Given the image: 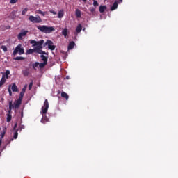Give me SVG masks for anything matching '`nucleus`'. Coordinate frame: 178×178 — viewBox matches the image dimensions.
Segmentation results:
<instances>
[{
    "mask_svg": "<svg viewBox=\"0 0 178 178\" xmlns=\"http://www.w3.org/2000/svg\"><path fill=\"white\" fill-rule=\"evenodd\" d=\"M37 29L40 30L42 33H45L46 34H49L50 33H52V31H55V28L53 26H47L45 25L42 26H37Z\"/></svg>",
    "mask_w": 178,
    "mask_h": 178,
    "instance_id": "obj_1",
    "label": "nucleus"
},
{
    "mask_svg": "<svg viewBox=\"0 0 178 178\" xmlns=\"http://www.w3.org/2000/svg\"><path fill=\"white\" fill-rule=\"evenodd\" d=\"M22 101H23V99H20V97H19V99L14 102V106L12 101H10L8 112H12V109H13V108H15V109L19 108L20 105H22Z\"/></svg>",
    "mask_w": 178,
    "mask_h": 178,
    "instance_id": "obj_2",
    "label": "nucleus"
},
{
    "mask_svg": "<svg viewBox=\"0 0 178 178\" xmlns=\"http://www.w3.org/2000/svg\"><path fill=\"white\" fill-rule=\"evenodd\" d=\"M17 54H19V55H23V54H24V48L22 47V44H18L13 52V56H16Z\"/></svg>",
    "mask_w": 178,
    "mask_h": 178,
    "instance_id": "obj_3",
    "label": "nucleus"
},
{
    "mask_svg": "<svg viewBox=\"0 0 178 178\" xmlns=\"http://www.w3.org/2000/svg\"><path fill=\"white\" fill-rule=\"evenodd\" d=\"M28 20H29V22H31L32 23H42V19L39 15H37L36 17L33 15H30Z\"/></svg>",
    "mask_w": 178,
    "mask_h": 178,
    "instance_id": "obj_4",
    "label": "nucleus"
},
{
    "mask_svg": "<svg viewBox=\"0 0 178 178\" xmlns=\"http://www.w3.org/2000/svg\"><path fill=\"white\" fill-rule=\"evenodd\" d=\"M49 108V103L48 102V99H45L44 102V106L42 107V115H46L48 112V108Z\"/></svg>",
    "mask_w": 178,
    "mask_h": 178,
    "instance_id": "obj_5",
    "label": "nucleus"
},
{
    "mask_svg": "<svg viewBox=\"0 0 178 178\" xmlns=\"http://www.w3.org/2000/svg\"><path fill=\"white\" fill-rule=\"evenodd\" d=\"M27 33H29V31L22 30L21 32L17 35V39L23 40V37H26V35H27Z\"/></svg>",
    "mask_w": 178,
    "mask_h": 178,
    "instance_id": "obj_6",
    "label": "nucleus"
},
{
    "mask_svg": "<svg viewBox=\"0 0 178 178\" xmlns=\"http://www.w3.org/2000/svg\"><path fill=\"white\" fill-rule=\"evenodd\" d=\"M27 89V85H25L24 87L22 88L19 97L21 99H23V97H24V94L26 93V90Z\"/></svg>",
    "mask_w": 178,
    "mask_h": 178,
    "instance_id": "obj_7",
    "label": "nucleus"
},
{
    "mask_svg": "<svg viewBox=\"0 0 178 178\" xmlns=\"http://www.w3.org/2000/svg\"><path fill=\"white\" fill-rule=\"evenodd\" d=\"M118 5H119V1H115L113 3V6H111V10L112 11V10H115V9H118Z\"/></svg>",
    "mask_w": 178,
    "mask_h": 178,
    "instance_id": "obj_8",
    "label": "nucleus"
},
{
    "mask_svg": "<svg viewBox=\"0 0 178 178\" xmlns=\"http://www.w3.org/2000/svg\"><path fill=\"white\" fill-rule=\"evenodd\" d=\"M5 83H6V79H5V74H3L2 78L0 80V88L2 87Z\"/></svg>",
    "mask_w": 178,
    "mask_h": 178,
    "instance_id": "obj_9",
    "label": "nucleus"
},
{
    "mask_svg": "<svg viewBox=\"0 0 178 178\" xmlns=\"http://www.w3.org/2000/svg\"><path fill=\"white\" fill-rule=\"evenodd\" d=\"M67 34H69V30L67 28H65L62 31V35L65 37V38H67Z\"/></svg>",
    "mask_w": 178,
    "mask_h": 178,
    "instance_id": "obj_10",
    "label": "nucleus"
},
{
    "mask_svg": "<svg viewBox=\"0 0 178 178\" xmlns=\"http://www.w3.org/2000/svg\"><path fill=\"white\" fill-rule=\"evenodd\" d=\"M42 51V45L40 46H36L35 47V52H36V54H39L40 52H41Z\"/></svg>",
    "mask_w": 178,
    "mask_h": 178,
    "instance_id": "obj_11",
    "label": "nucleus"
},
{
    "mask_svg": "<svg viewBox=\"0 0 178 178\" xmlns=\"http://www.w3.org/2000/svg\"><path fill=\"white\" fill-rule=\"evenodd\" d=\"M44 115L45 114H42L43 118L41 120V123L45 124V122H49V118L47 116L44 117Z\"/></svg>",
    "mask_w": 178,
    "mask_h": 178,
    "instance_id": "obj_12",
    "label": "nucleus"
},
{
    "mask_svg": "<svg viewBox=\"0 0 178 178\" xmlns=\"http://www.w3.org/2000/svg\"><path fill=\"white\" fill-rule=\"evenodd\" d=\"M40 58L44 63H48V56L41 55Z\"/></svg>",
    "mask_w": 178,
    "mask_h": 178,
    "instance_id": "obj_13",
    "label": "nucleus"
},
{
    "mask_svg": "<svg viewBox=\"0 0 178 178\" xmlns=\"http://www.w3.org/2000/svg\"><path fill=\"white\" fill-rule=\"evenodd\" d=\"M100 13H104L106 10V6H100L99 8Z\"/></svg>",
    "mask_w": 178,
    "mask_h": 178,
    "instance_id": "obj_14",
    "label": "nucleus"
},
{
    "mask_svg": "<svg viewBox=\"0 0 178 178\" xmlns=\"http://www.w3.org/2000/svg\"><path fill=\"white\" fill-rule=\"evenodd\" d=\"M63 16H65V12L63 11V10H60L58 13V19H62Z\"/></svg>",
    "mask_w": 178,
    "mask_h": 178,
    "instance_id": "obj_15",
    "label": "nucleus"
},
{
    "mask_svg": "<svg viewBox=\"0 0 178 178\" xmlns=\"http://www.w3.org/2000/svg\"><path fill=\"white\" fill-rule=\"evenodd\" d=\"M74 45H76V43H74V41H72L68 44V49H73L74 48Z\"/></svg>",
    "mask_w": 178,
    "mask_h": 178,
    "instance_id": "obj_16",
    "label": "nucleus"
},
{
    "mask_svg": "<svg viewBox=\"0 0 178 178\" xmlns=\"http://www.w3.org/2000/svg\"><path fill=\"white\" fill-rule=\"evenodd\" d=\"M83 30V26L81 25V24H78V26L76 28V33H81V31Z\"/></svg>",
    "mask_w": 178,
    "mask_h": 178,
    "instance_id": "obj_17",
    "label": "nucleus"
},
{
    "mask_svg": "<svg viewBox=\"0 0 178 178\" xmlns=\"http://www.w3.org/2000/svg\"><path fill=\"white\" fill-rule=\"evenodd\" d=\"M11 88H12V91L13 92H17V91H19V89L17 88V86H16V83H13Z\"/></svg>",
    "mask_w": 178,
    "mask_h": 178,
    "instance_id": "obj_18",
    "label": "nucleus"
},
{
    "mask_svg": "<svg viewBox=\"0 0 178 178\" xmlns=\"http://www.w3.org/2000/svg\"><path fill=\"white\" fill-rule=\"evenodd\" d=\"M61 97H62V98H65L66 99V101H67V99H69V95H67V93H66L65 92H61Z\"/></svg>",
    "mask_w": 178,
    "mask_h": 178,
    "instance_id": "obj_19",
    "label": "nucleus"
},
{
    "mask_svg": "<svg viewBox=\"0 0 178 178\" xmlns=\"http://www.w3.org/2000/svg\"><path fill=\"white\" fill-rule=\"evenodd\" d=\"M48 46V48L49 47H51V45H54V42L49 40H47V42L44 43V46Z\"/></svg>",
    "mask_w": 178,
    "mask_h": 178,
    "instance_id": "obj_20",
    "label": "nucleus"
},
{
    "mask_svg": "<svg viewBox=\"0 0 178 178\" xmlns=\"http://www.w3.org/2000/svg\"><path fill=\"white\" fill-rule=\"evenodd\" d=\"M75 15L76 16V17L80 18L81 17V11H80V10L76 9L75 11Z\"/></svg>",
    "mask_w": 178,
    "mask_h": 178,
    "instance_id": "obj_21",
    "label": "nucleus"
},
{
    "mask_svg": "<svg viewBox=\"0 0 178 178\" xmlns=\"http://www.w3.org/2000/svg\"><path fill=\"white\" fill-rule=\"evenodd\" d=\"M35 52V49H29L26 51V55H30L31 54H34Z\"/></svg>",
    "mask_w": 178,
    "mask_h": 178,
    "instance_id": "obj_22",
    "label": "nucleus"
},
{
    "mask_svg": "<svg viewBox=\"0 0 178 178\" xmlns=\"http://www.w3.org/2000/svg\"><path fill=\"white\" fill-rule=\"evenodd\" d=\"M44 42V40H41L40 41H38V42H36L35 47H40L41 45H43Z\"/></svg>",
    "mask_w": 178,
    "mask_h": 178,
    "instance_id": "obj_23",
    "label": "nucleus"
},
{
    "mask_svg": "<svg viewBox=\"0 0 178 178\" xmlns=\"http://www.w3.org/2000/svg\"><path fill=\"white\" fill-rule=\"evenodd\" d=\"M36 13L39 15H42V16H45V15H47V12L41 11V10H36Z\"/></svg>",
    "mask_w": 178,
    "mask_h": 178,
    "instance_id": "obj_24",
    "label": "nucleus"
},
{
    "mask_svg": "<svg viewBox=\"0 0 178 178\" xmlns=\"http://www.w3.org/2000/svg\"><path fill=\"white\" fill-rule=\"evenodd\" d=\"M40 63L35 62L34 64H33L32 67L34 70H37L35 67H39Z\"/></svg>",
    "mask_w": 178,
    "mask_h": 178,
    "instance_id": "obj_25",
    "label": "nucleus"
},
{
    "mask_svg": "<svg viewBox=\"0 0 178 178\" xmlns=\"http://www.w3.org/2000/svg\"><path fill=\"white\" fill-rule=\"evenodd\" d=\"M47 64H48V63H44V62L39 63V67H40V69H44V66H47Z\"/></svg>",
    "mask_w": 178,
    "mask_h": 178,
    "instance_id": "obj_26",
    "label": "nucleus"
},
{
    "mask_svg": "<svg viewBox=\"0 0 178 178\" xmlns=\"http://www.w3.org/2000/svg\"><path fill=\"white\" fill-rule=\"evenodd\" d=\"M12 120V115L10 114V112L7 115V122L9 123Z\"/></svg>",
    "mask_w": 178,
    "mask_h": 178,
    "instance_id": "obj_27",
    "label": "nucleus"
},
{
    "mask_svg": "<svg viewBox=\"0 0 178 178\" xmlns=\"http://www.w3.org/2000/svg\"><path fill=\"white\" fill-rule=\"evenodd\" d=\"M5 134H6V128L3 129V132L1 134V138L5 137Z\"/></svg>",
    "mask_w": 178,
    "mask_h": 178,
    "instance_id": "obj_28",
    "label": "nucleus"
},
{
    "mask_svg": "<svg viewBox=\"0 0 178 178\" xmlns=\"http://www.w3.org/2000/svg\"><path fill=\"white\" fill-rule=\"evenodd\" d=\"M5 74V79H9V74H10V71L9 70H6V74Z\"/></svg>",
    "mask_w": 178,
    "mask_h": 178,
    "instance_id": "obj_29",
    "label": "nucleus"
},
{
    "mask_svg": "<svg viewBox=\"0 0 178 178\" xmlns=\"http://www.w3.org/2000/svg\"><path fill=\"white\" fill-rule=\"evenodd\" d=\"M24 57H19V56H17L14 58V60H24Z\"/></svg>",
    "mask_w": 178,
    "mask_h": 178,
    "instance_id": "obj_30",
    "label": "nucleus"
},
{
    "mask_svg": "<svg viewBox=\"0 0 178 178\" xmlns=\"http://www.w3.org/2000/svg\"><path fill=\"white\" fill-rule=\"evenodd\" d=\"M1 49H2L4 52H8V47H6L5 45H2L1 47Z\"/></svg>",
    "mask_w": 178,
    "mask_h": 178,
    "instance_id": "obj_31",
    "label": "nucleus"
},
{
    "mask_svg": "<svg viewBox=\"0 0 178 178\" xmlns=\"http://www.w3.org/2000/svg\"><path fill=\"white\" fill-rule=\"evenodd\" d=\"M48 48L51 51H55V48H56V47L55 45L51 44Z\"/></svg>",
    "mask_w": 178,
    "mask_h": 178,
    "instance_id": "obj_32",
    "label": "nucleus"
},
{
    "mask_svg": "<svg viewBox=\"0 0 178 178\" xmlns=\"http://www.w3.org/2000/svg\"><path fill=\"white\" fill-rule=\"evenodd\" d=\"M24 76H29V70H26L22 72Z\"/></svg>",
    "mask_w": 178,
    "mask_h": 178,
    "instance_id": "obj_33",
    "label": "nucleus"
},
{
    "mask_svg": "<svg viewBox=\"0 0 178 178\" xmlns=\"http://www.w3.org/2000/svg\"><path fill=\"white\" fill-rule=\"evenodd\" d=\"M38 54H40V55H46V56H48V53H47L42 50L40 53H38Z\"/></svg>",
    "mask_w": 178,
    "mask_h": 178,
    "instance_id": "obj_34",
    "label": "nucleus"
},
{
    "mask_svg": "<svg viewBox=\"0 0 178 178\" xmlns=\"http://www.w3.org/2000/svg\"><path fill=\"white\" fill-rule=\"evenodd\" d=\"M30 44H33V47H35V45L37 44V41H35V40H31L30 41Z\"/></svg>",
    "mask_w": 178,
    "mask_h": 178,
    "instance_id": "obj_35",
    "label": "nucleus"
},
{
    "mask_svg": "<svg viewBox=\"0 0 178 178\" xmlns=\"http://www.w3.org/2000/svg\"><path fill=\"white\" fill-rule=\"evenodd\" d=\"M19 0H10V3H11V5H14V3H16Z\"/></svg>",
    "mask_w": 178,
    "mask_h": 178,
    "instance_id": "obj_36",
    "label": "nucleus"
},
{
    "mask_svg": "<svg viewBox=\"0 0 178 178\" xmlns=\"http://www.w3.org/2000/svg\"><path fill=\"white\" fill-rule=\"evenodd\" d=\"M27 10H29V9L27 8H24L22 11V15H26V13L27 12Z\"/></svg>",
    "mask_w": 178,
    "mask_h": 178,
    "instance_id": "obj_37",
    "label": "nucleus"
},
{
    "mask_svg": "<svg viewBox=\"0 0 178 178\" xmlns=\"http://www.w3.org/2000/svg\"><path fill=\"white\" fill-rule=\"evenodd\" d=\"M19 129H17L15 132V134H14V138H15V140H16V138H17V136H19V134L17 133V131H18Z\"/></svg>",
    "mask_w": 178,
    "mask_h": 178,
    "instance_id": "obj_38",
    "label": "nucleus"
},
{
    "mask_svg": "<svg viewBox=\"0 0 178 178\" xmlns=\"http://www.w3.org/2000/svg\"><path fill=\"white\" fill-rule=\"evenodd\" d=\"M33 88V81H31L29 85V90H31Z\"/></svg>",
    "mask_w": 178,
    "mask_h": 178,
    "instance_id": "obj_39",
    "label": "nucleus"
},
{
    "mask_svg": "<svg viewBox=\"0 0 178 178\" xmlns=\"http://www.w3.org/2000/svg\"><path fill=\"white\" fill-rule=\"evenodd\" d=\"M8 92H9L10 97H12V90H10V85L9 86V88H8Z\"/></svg>",
    "mask_w": 178,
    "mask_h": 178,
    "instance_id": "obj_40",
    "label": "nucleus"
},
{
    "mask_svg": "<svg viewBox=\"0 0 178 178\" xmlns=\"http://www.w3.org/2000/svg\"><path fill=\"white\" fill-rule=\"evenodd\" d=\"M93 5H94V6H98V1L94 0Z\"/></svg>",
    "mask_w": 178,
    "mask_h": 178,
    "instance_id": "obj_41",
    "label": "nucleus"
},
{
    "mask_svg": "<svg viewBox=\"0 0 178 178\" xmlns=\"http://www.w3.org/2000/svg\"><path fill=\"white\" fill-rule=\"evenodd\" d=\"M50 13H52L53 15H56V12L54 10H50Z\"/></svg>",
    "mask_w": 178,
    "mask_h": 178,
    "instance_id": "obj_42",
    "label": "nucleus"
},
{
    "mask_svg": "<svg viewBox=\"0 0 178 178\" xmlns=\"http://www.w3.org/2000/svg\"><path fill=\"white\" fill-rule=\"evenodd\" d=\"M16 127H17V123H15V124L14 126V130H16Z\"/></svg>",
    "mask_w": 178,
    "mask_h": 178,
    "instance_id": "obj_43",
    "label": "nucleus"
},
{
    "mask_svg": "<svg viewBox=\"0 0 178 178\" xmlns=\"http://www.w3.org/2000/svg\"><path fill=\"white\" fill-rule=\"evenodd\" d=\"M2 145V139H0V147Z\"/></svg>",
    "mask_w": 178,
    "mask_h": 178,
    "instance_id": "obj_44",
    "label": "nucleus"
},
{
    "mask_svg": "<svg viewBox=\"0 0 178 178\" xmlns=\"http://www.w3.org/2000/svg\"><path fill=\"white\" fill-rule=\"evenodd\" d=\"M66 79H67V80H69L70 78L69 77V76H67Z\"/></svg>",
    "mask_w": 178,
    "mask_h": 178,
    "instance_id": "obj_45",
    "label": "nucleus"
},
{
    "mask_svg": "<svg viewBox=\"0 0 178 178\" xmlns=\"http://www.w3.org/2000/svg\"><path fill=\"white\" fill-rule=\"evenodd\" d=\"M83 2H87V0H82Z\"/></svg>",
    "mask_w": 178,
    "mask_h": 178,
    "instance_id": "obj_46",
    "label": "nucleus"
},
{
    "mask_svg": "<svg viewBox=\"0 0 178 178\" xmlns=\"http://www.w3.org/2000/svg\"><path fill=\"white\" fill-rule=\"evenodd\" d=\"M22 129H24V127H22V128H20V130H22Z\"/></svg>",
    "mask_w": 178,
    "mask_h": 178,
    "instance_id": "obj_47",
    "label": "nucleus"
},
{
    "mask_svg": "<svg viewBox=\"0 0 178 178\" xmlns=\"http://www.w3.org/2000/svg\"><path fill=\"white\" fill-rule=\"evenodd\" d=\"M22 116H23V113H22Z\"/></svg>",
    "mask_w": 178,
    "mask_h": 178,
    "instance_id": "obj_48",
    "label": "nucleus"
},
{
    "mask_svg": "<svg viewBox=\"0 0 178 178\" xmlns=\"http://www.w3.org/2000/svg\"><path fill=\"white\" fill-rule=\"evenodd\" d=\"M0 130H1V128H0Z\"/></svg>",
    "mask_w": 178,
    "mask_h": 178,
    "instance_id": "obj_49",
    "label": "nucleus"
}]
</instances>
